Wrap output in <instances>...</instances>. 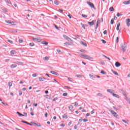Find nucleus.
<instances>
[{
  "instance_id": "nucleus-61",
  "label": "nucleus",
  "mask_w": 130,
  "mask_h": 130,
  "mask_svg": "<svg viewBox=\"0 0 130 130\" xmlns=\"http://www.w3.org/2000/svg\"><path fill=\"white\" fill-rule=\"evenodd\" d=\"M47 115H48V113H45V117H47Z\"/></svg>"
},
{
  "instance_id": "nucleus-45",
  "label": "nucleus",
  "mask_w": 130,
  "mask_h": 130,
  "mask_svg": "<svg viewBox=\"0 0 130 130\" xmlns=\"http://www.w3.org/2000/svg\"><path fill=\"white\" fill-rule=\"evenodd\" d=\"M23 116H25V117H27V113H25V112H23Z\"/></svg>"
},
{
  "instance_id": "nucleus-43",
  "label": "nucleus",
  "mask_w": 130,
  "mask_h": 130,
  "mask_svg": "<svg viewBox=\"0 0 130 130\" xmlns=\"http://www.w3.org/2000/svg\"><path fill=\"white\" fill-rule=\"evenodd\" d=\"M6 23H7L8 24H12V23H14L13 22H9L8 20H6Z\"/></svg>"
},
{
  "instance_id": "nucleus-28",
  "label": "nucleus",
  "mask_w": 130,
  "mask_h": 130,
  "mask_svg": "<svg viewBox=\"0 0 130 130\" xmlns=\"http://www.w3.org/2000/svg\"><path fill=\"white\" fill-rule=\"evenodd\" d=\"M122 93L123 95V96H124L125 97H126V93H125V91H124V90H123L122 91Z\"/></svg>"
},
{
  "instance_id": "nucleus-10",
  "label": "nucleus",
  "mask_w": 130,
  "mask_h": 130,
  "mask_svg": "<svg viewBox=\"0 0 130 130\" xmlns=\"http://www.w3.org/2000/svg\"><path fill=\"white\" fill-rule=\"evenodd\" d=\"M112 95H113V96L114 97H116V98H118V99L120 98L119 95L118 94H115V93H114V92L112 93Z\"/></svg>"
},
{
  "instance_id": "nucleus-39",
  "label": "nucleus",
  "mask_w": 130,
  "mask_h": 130,
  "mask_svg": "<svg viewBox=\"0 0 130 130\" xmlns=\"http://www.w3.org/2000/svg\"><path fill=\"white\" fill-rule=\"evenodd\" d=\"M12 85H13V83H12V82L8 83V85L9 87H12Z\"/></svg>"
},
{
  "instance_id": "nucleus-5",
  "label": "nucleus",
  "mask_w": 130,
  "mask_h": 130,
  "mask_svg": "<svg viewBox=\"0 0 130 130\" xmlns=\"http://www.w3.org/2000/svg\"><path fill=\"white\" fill-rule=\"evenodd\" d=\"M63 37L68 41H72V39L70 38L69 37L67 36L66 35H63Z\"/></svg>"
},
{
  "instance_id": "nucleus-58",
  "label": "nucleus",
  "mask_w": 130,
  "mask_h": 130,
  "mask_svg": "<svg viewBox=\"0 0 130 130\" xmlns=\"http://www.w3.org/2000/svg\"><path fill=\"white\" fill-rule=\"evenodd\" d=\"M81 25H82V27L83 28L84 30H85V25L83 23H81Z\"/></svg>"
},
{
  "instance_id": "nucleus-19",
  "label": "nucleus",
  "mask_w": 130,
  "mask_h": 130,
  "mask_svg": "<svg viewBox=\"0 0 130 130\" xmlns=\"http://www.w3.org/2000/svg\"><path fill=\"white\" fill-rule=\"evenodd\" d=\"M11 68H12V69H14L15 68H17V64H12L11 66Z\"/></svg>"
},
{
  "instance_id": "nucleus-4",
  "label": "nucleus",
  "mask_w": 130,
  "mask_h": 130,
  "mask_svg": "<svg viewBox=\"0 0 130 130\" xmlns=\"http://www.w3.org/2000/svg\"><path fill=\"white\" fill-rule=\"evenodd\" d=\"M87 5H89V7L92 9H95V6H94V4L90 2H87Z\"/></svg>"
},
{
  "instance_id": "nucleus-15",
  "label": "nucleus",
  "mask_w": 130,
  "mask_h": 130,
  "mask_svg": "<svg viewBox=\"0 0 130 130\" xmlns=\"http://www.w3.org/2000/svg\"><path fill=\"white\" fill-rule=\"evenodd\" d=\"M45 80H46V78L43 77L39 78V81H45Z\"/></svg>"
},
{
  "instance_id": "nucleus-47",
  "label": "nucleus",
  "mask_w": 130,
  "mask_h": 130,
  "mask_svg": "<svg viewBox=\"0 0 130 130\" xmlns=\"http://www.w3.org/2000/svg\"><path fill=\"white\" fill-rule=\"evenodd\" d=\"M102 42L103 43H104V44H105V43H106V41L104 40H102Z\"/></svg>"
},
{
  "instance_id": "nucleus-64",
  "label": "nucleus",
  "mask_w": 130,
  "mask_h": 130,
  "mask_svg": "<svg viewBox=\"0 0 130 130\" xmlns=\"http://www.w3.org/2000/svg\"><path fill=\"white\" fill-rule=\"evenodd\" d=\"M22 93L21 91H19V95L20 96H21V95H22Z\"/></svg>"
},
{
  "instance_id": "nucleus-17",
  "label": "nucleus",
  "mask_w": 130,
  "mask_h": 130,
  "mask_svg": "<svg viewBox=\"0 0 130 130\" xmlns=\"http://www.w3.org/2000/svg\"><path fill=\"white\" fill-rule=\"evenodd\" d=\"M31 123H33V124H35V125H37V126H41V124L40 123H36L35 122H31Z\"/></svg>"
},
{
  "instance_id": "nucleus-35",
  "label": "nucleus",
  "mask_w": 130,
  "mask_h": 130,
  "mask_svg": "<svg viewBox=\"0 0 130 130\" xmlns=\"http://www.w3.org/2000/svg\"><path fill=\"white\" fill-rule=\"evenodd\" d=\"M7 41L8 42H10V43H11V44H14V42H13V41H11L10 40H7Z\"/></svg>"
},
{
  "instance_id": "nucleus-20",
  "label": "nucleus",
  "mask_w": 130,
  "mask_h": 130,
  "mask_svg": "<svg viewBox=\"0 0 130 130\" xmlns=\"http://www.w3.org/2000/svg\"><path fill=\"white\" fill-rule=\"evenodd\" d=\"M125 100H126V101L127 102H128L129 104H130V99H128V98H127V96H125Z\"/></svg>"
},
{
  "instance_id": "nucleus-22",
  "label": "nucleus",
  "mask_w": 130,
  "mask_h": 130,
  "mask_svg": "<svg viewBox=\"0 0 130 130\" xmlns=\"http://www.w3.org/2000/svg\"><path fill=\"white\" fill-rule=\"evenodd\" d=\"M54 4H55V5H56L57 6H58V5H59V3L58 2V1H57L56 0H55L54 1Z\"/></svg>"
},
{
  "instance_id": "nucleus-54",
  "label": "nucleus",
  "mask_w": 130,
  "mask_h": 130,
  "mask_svg": "<svg viewBox=\"0 0 130 130\" xmlns=\"http://www.w3.org/2000/svg\"><path fill=\"white\" fill-rule=\"evenodd\" d=\"M91 114H94L95 113V111L94 110H92L90 112Z\"/></svg>"
},
{
  "instance_id": "nucleus-40",
  "label": "nucleus",
  "mask_w": 130,
  "mask_h": 130,
  "mask_svg": "<svg viewBox=\"0 0 130 130\" xmlns=\"http://www.w3.org/2000/svg\"><path fill=\"white\" fill-rule=\"evenodd\" d=\"M19 43H23V39H20L19 40Z\"/></svg>"
},
{
  "instance_id": "nucleus-62",
  "label": "nucleus",
  "mask_w": 130,
  "mask_h": 130,
  "mask_svg": "<svg viewBox=\"0 0 130 130\" xmlns=\"http://www.w3.org/2000/svg\"><path fill=\"white\" fill-rule=\"evenodd\" d=\"M98 96H102V93H98Z\"/></svg>"
},
{
  "instance_id": "nucleus-14",
  "label": "nucleus",
  "mask_w": 130,
  "mask_h": 130,
  "mask_svg": "<svg viewBox=\"0 0 130 130\" xmlns=\"http://www.w3.org/2000/svg\"><path fill=\"white\" fill-rule=\"evenodd\" d=\"M89 77L92 78V79H96V75H93L91 74H89Z\"/></svg>"
},
{
  "instance_id": "nucleus-18",
  "label": "nucleus",
  "mask_w": 130,
  "mask_h": 130,
  "mask_svg": "<svg viewBox=\"0 0 130 130\" xmlns=\"http://www.w3.org/2000/svg\"><path fill=\"white\" fill-rule=\"evenodd\" d=\"M42 44H44L45 45H48V43L46 41H43L41 42Z\"/></svg>"
},
{
  "instance_id": "nucleus-6",
  "label": "nucleus",
  "mask_w": 130,
  "mask_h": 130,
  "mask_svg": "<svg viewBox=\"0 0 130 130\" xmlns=\"http://www.w3.org/2000/svg\"><path fill=\"white\" fill-rule=\"evenodd\" d=\"M34 41H37V42H41V39L40 38H33Z\"/></svg>"
},
{
  "instance_id": "nucleus-12",
  "label": "nucleus",
  "mask_w": 130,
  "mask_h": 130,
  "mask_svg": "<svg viewBox=\"0 0 130 130\" xmlns=\"http://www.w3.org/2000/svg\"><path fill=\"white\" fill-rule=\"evenodd\" d=\"M124 5H130V0L123 2Z\"/></svg>"
},
{
  "instance_id": "nucleus-27",
  "label": "nucleus",
  "mask_w": 130,
  "mask_h": 130,
  "mask_svg": "<svg viewBox=\"0 0 130 130\" xmlns=\"http://www.w3.org/2000/svg\"><path fill=\"white\" fill-rule=\"evenodd\" d=\"M62 117H63V118H64L65 119H67L68 115H66V114H64V115H62Z\"/></svg>"
},
{
  "instance_id": "nucleus-42",
  "label": "nucleus",
  "mask_w": 130,
  "mask_h": 130,
  "mask_svg": "<svg viewBox=\"0 0 130 130\" xmlns=\"http://www.w3.org/2000/svg\"><path fill=\"white\" fill-rule=\"evenodd\" d=\"M120 16H122V14H120L119 13H117V17H120Z\"/></svg>"
},
{
  "instance_id": "nucleus-46",
  "label": "nucleus",
  "mask_w": 130,
  "mask_h": 130,
  "mask_svg": "<svg viewBox=\"0 0 130 130\" xmlns=\"http://www.w3.org/2000/svg\"><path fill=\"white\" fill-rule=\"evenodd\" d=\"M32 76L34 77V78H36V77H37V75L36 74H34L32 75Z\"/></svg>"
},
{
  "instance_id": "nucleus-31",
  "label": "nucleus",
  "mask_w": 130,
  "mask_h": 130,
  "mask_svg": "<svg viewBox=\"0 0 130 130\" xmlns=\"http://www.w3.org/2000/svg\"><path fill=\"white\" fill-rule=\"evenodd\" d=\"M10 53H11V54H15V53H16V51H15V50H12V51H11Z\"/></svg>"
},
{
  "instance_id": "nucleus-38",
  "label": "nucleus",
  "mask_w": 130,
  "mask_h": 130,
  "mask_svg": "<svg viewBox=\"0 0 130 130\" xmlns=\"http://www.w3.org/2000/svg\"><path fill=\"white\" fill-rule=\"evenodd\" d=\"M122 121H123V122H124V123H126L127 124H128V123L125 121V120L124 119H122Z\"/></svg>"
},
{
  "instance_id": "nucleus-50",
  "label": "nucleus",
  "mask_w": 130,
  "mask_h": 130,
  "mask_svg": "<svg viewBox=\"0 0 130 130\" xmlns=\"http://www.w3.org/2000/svg\"><path fill=\"white\" fill-rule=\"evenodd\" d=\"M64 44H65V45H71V44H69L68 42L64 43Z\"/></svg>"
},
{
  "instance_id": "nucleus-25",
  "label": "nucleus",
  "mask_w": 130,
  "mask_h": 130,
  "mask_svg": "<svg viewBox=\"0 0 130 130\" xmlns=\"http://www.w3.org/2000/svg\"><path fill=\"white\" fill-rule=\"evenodd\" d=\"M16 113L17 114H18L19 116H24V114H21V113H20L19 112H17Z\"/></svg>"
},
{
  "instance_id": "nucleus-21",
  "label": "nucleus",
  "mask_w": 130,
  "mask_h": 130,
  "mask_svg": "<svg viewBox=\"0 0 130 130\" xmlns=\"http://www.w3.org/2000/svg\"><path fill=\"white\" fill-rule=\"evenodd\" d=\"M112 91H114L112 89H107V91L108 92V93H111V94H112V93H113Z\"/></svg>"
},
{
  "instance_id": "nucleus-53",
  "label": "nucleus",
  "mask_w": 130,
  "mask_h": 130,
  "mask_svg": "<svg viewBox=\"0 0 130 130\" xmlns=\"http://www.w3.org/2000/svg\"><path fill=\"white\" fill-rule=\"evenodd\" d=\"M58 12H59L60 13H62V12H63V10H62L60 9H59Z\"/></svg>"
},
{
  "instance_id": "nucleus-29",
  "label": "nucleus",
  "mask_w": 130,
  "mask_h": 130,
  "mask_svg": "<svg viewBox=\"0 0 130 130\" xmlns=\"http://www.w3.org/2000/svg\"><path fill=\"white\" fill-rule=\"evenodd\" d=\"M49 57H47V56H46V57H44V60H49Z\"/></svg>"
},
{
  "instance_id": "nucleus-23",
  "label": "nucleus",
  "mask_w": 130,
  "mask_h": 130,
  "mask_svg": "<svg viewBox=\"0 0 130 130\" xmlns=\"http://www.w3.org/2000/svg\"><path fill=\"white\" fill-rule=\"evenodd\" d=\"M120 26V23H119L117 25V27H116V30H117V31H118V30H119V27Z\"/></svg>"
},
{
  "instance_id": "nucleus-55",
  "label": "nucleus",
  "mask_w": 130,
  "mask_h": 130,
  "mask_svg": "<svg viewBox=\"0 0 130 130\" xmlns=\"http://www.w3.org/2000/svg\"><path fill=\"white\" fill-rule=\"evenodd\" d=\"M103 33H104V35H106V34H107V30L104 31Z\"/></svg>"
},
{
  "instance_id": "nucleus-56",
  "label": "nucleus",
  "mask_w": 130,
  "mask_h": 130,
  "mask_svg": "<svg viewBox=\"0 0 130 130\" xmlns=\"http://www.w3.org/2000/svg\"><path fill=\"white\" fill-rule=\"evenodd\" d=\"M21 122H23V123H26V124H27V121H24V120H21Z\"/></svg>"
},
{
  "instance_id": "nucleus-3",
  "label": "nucleus",
  "mask_w": 130,
  "mask_h": 130,
  "mask_svg": "<svg viewBox=\"0 0 130 130\" xmlns=\"http://www.w3.org/2000/svg\"><path fill=\"white\" fill-rule=\"evenodd\" d=\"M121 48H122V50L123 52L126 50V45H125V43L121 45Z\"/></svg>"
},
{
  "instance_id": "nucleus-30",
  "label": "nucleus",
  "mask_w": 130,
  "mask_h": 130,
  "mask_svg": "<svg viewBox=\"0 0 130 130\" xmlns=\"http://www.w3.org/2000/svg\"><path fill=\"white\" fill-rule=\"evenodd\" d=\"M114 23V19L112 18L111 20V25H113Z\"/></svg>"
},
{
  "instance_id": "nucleus-44",
  "label": "nucleus",
  "mask_w": 130,
  "mask_h": 130,
  "mask_svg": "<svg viewBox=\"0 0 130 130\" xmlns=\"http://www.w3.org/2000/svg\"><path fill=\"white\" fill-rule=\"evenodd\" d=\"M62 96H68V93L67 92L63 93L62 94Z\"/></svg>"
},
{
  "instance_id": "nucleus-36",
  "label": "nucleus",
  "mask_w": 130,
  "mask_h": 130,
  "mask_svg": "<svg viewBox=\"0 0 130 130\" xmlns=\"http://www.w3.org/2000/svg\"><path fill=\"white\" fill-rule=\"evenodd\" d=\"M73 108H74V107L73 106H70L69 107V109H70V110H72V109H73Z\"/></svg>"
},
{
  "instance_id": "nucleus-11",
  "label": "nucleus",
  "mask_w": 130,
  "mask_h": 130,
  "mask_svg": "<svg viewBox=\"0 0 130 130\" xmlns=\"http://www.w3.org/2000/svg\"><path fill=\"white\" fill-rule=\"evenodd\" d=\"M99 25V18L98 19V21L96 23V27L95 28V30H97V28H98Z\"/></svg>"
},
{
  "instance_id": "nucleus-37",
  "label": "nucleus",
  "mask_w": 130,
  "mask_h": 130,
  "mask_svg": "<svg viewBox=\"0 0 130 130\" xmlns=\"http://www.w3.org/2000/svg\"><path fill=\"white\" fill-rule=\"evenodd\" d=\"M29 45L30 46H34V45H35V44L34 43H30Z\"/></svg>"
},
{
  "instance_id": "nucleus-59",
  "label": "nucleus",
  "mask_w": 130,
  "mask_h": 130,
  "mask_svg": "<svg viewBox=\"0 0 130 130\" xmlns=\"http://www.w3.org/2000/svg\"><path fill=\"white\" fill-rule=\"evenodd\" d=\"M119 38H118V37H117L116 38V41H117V43H118V40H119Z\"/></svg>"
},
{
  "instance_id": "nucleus-8",
  "label": "nucleus",
  "mask_w": 130,
  "mask_h": 130,
  "mask_svg": "<svg viewBox=\"0 0 130 130\" xmlns=\"http://www.w3.org/2000/svg\"><path fill=\"white\" fill-rule=\"evenodd\" d=\"M129 23H130V18H128V19H126V23L128 27H129V26H130Z\"/></svg>"
},
{
  "instance_id": "nucleus-24",
  "label": "nucleus",
  "mask_w": 130,
  "mask_h": 130,
  "mask_svg": "<svg viewBox=\"0 0 130 130\" xmlns=\"http://www.w3.org/2000/svg\"><path fill=\"white\" fill-rule=\"evenodd\" d=\"M111 71L112 72V73H113V74H114V75H116V76H118V73H117V72L113 71V70H112Z\"/></svg>"
},
{
  "instance_id": "nucleus-7",
  "label": "nucleus",
  "mask_w": 130,
  "mask_h": 130,
  "mask_svg": "<svg viewBox=\"0 0 130 130\" xmlns=\"http://www.w3.org/2000/svg\"><path fill=\"white\" fill-rule=\"evenodd\" d=\"M87 23L89 26H94V24L95 23V20H92L91 22H88Z\"/></svg>"
},
{
  "instance_id": "nucleus-16",
  "label": "nucleus",
  "mask_w": 130,
  "mask_h": 130,
  "mask_svg": "<svg viewBox=\"0 0 130 130\" xmlns=\"http://www.w3.org/2000/svg\"><path fill=\"white\" fill-rule=\"evenodd\" d=\"M80 44H81L82 45H84V46H85L86 47H87V44H86V43H84V42L81 41V42H80Z\"/></svg>"
},
{
  "instance_id": "nucleus-57",
  "label": "nucleus",
  "mask_w": 130,
  "mask_h": 130,
  "mask_svg": "<svg viewBox=\"0 0 130 130\" xmlns=\"http://www.w3.org/2000/svg\"><path fill=\"white\" fill-rule=\"evenodd\" d=\"M71 80H73V78H68V80H69L70 82H73V81H72Z\"/></svg>"
},
{
  "instance_id": "nucleus-41",
  "label": "nucleus",
  "mask_w": 130,
  "mask_h": 130,
  "mask_svg": "<svg viewBox=\"0 0 130 130\" xmlns=\"http://www.w3.org/2000/svg\"><path fill=\"white\" fill-rule=\"evenodd\" d=\"M103 56H104V57H105L106 58H107V59H108L109 60H111L109 57L105 56V55H103Z\"/></svg>"
},
{
  "instance_id": "nucleus-51",
  "label": "nucleus",
  "mask_w": 130,
  "mask_h": 130,
  "mask_svg": "<svg viewBox=\"0 0 130 130\" xmlns=\"http://www.w3.org/2000/svg\"><path fill=\"white\" fill-rule=\"evenodd\" d=\"M78 102H76L75 103L74 106H78Z\"/></svg>"
},
{
  "instance_id": "nucleus-34",
  "label": "nucleus",
  "mask_w": 130,
  "mask_h": 130,
  "mask_svg": "<svg viewBox=\"0 0 130 130\" xmlns=\"http://www.w3.org/2000/svg\"><path fill=\"white\" fill-rule=\"evenodd\" d=\"M16 63H17V64H23V63L22 62H20V61H16Z\"/></svg>"
},
{
  "instance_id": "nucleus-32",
  "label": "nucleus",
  "mask_w": 130,
  "mask_h": 130,
  "mask_svg": "<svg viewBox=\"0 0 130 130\" xmlns=\"http://www.w3.org/2000/svg\"><path fill=\"white\" fill-rule=\"evenodd\" d=\"M82 17H83V18H87L88 17V15H85V14H82Z\"/></svg>"
},
{
  "instance_id": "nucleus-26",
  "label": "nucleus",
  "mask_w": 130,
  "mask_h": 130,
  "mask_svg": "<svg viewBox=\"0 0 130 130\" xmlns=\"http://www.w3.org/2000/svg\"><path fill=\"white\" fill-rule=\"evenodd\" d=\"M110 12H113L114 11V8L112 7H110L109 9Z\"/></svg>"
},
{
  "instance_id": "nucleus-9",
  "label": "nucleus",
  "mask_w": 130,
  "mask_h": 130,
  "mask_svg": "<svg viewBox=\"0 0 130 130\" xmlns=\"http://www.w3.org/2000/svg\"><path fill=\"white\" fill-rule=\"evenodd\" d=\"M115 66L116 68H119V67L121 66V64H120V63H119L118 61H116L115 63Z\"/></svg>"
},
{
  "instance_id": "nucleus-52",
  "label": "nucleus",
  "mask_w": 130,
  "mask_h": 130,
  "mask_svg": "<svg viewBox=\"0 0 130 130\" xmlns=\"http://www.w3.org/2000/svg\"><path fill=\"white\" fill-rule=\"evenodd\" d=\"M76 77H77V78H81V77H82V75H76Z\"/></svg>"
},
{
  "instance_id": "nucleus-13",
  "label": "nucleus",
  "mask_w": 130,
  "mask_h": 130,
  "mask_svg": "<svg viewBox=\"0 0 130 130\" xmlns=\"http://www.w3.org/2000/svg\"><path fill=\"white\" fill-rule=\"evenodd\" d=\"M51 74H52L53 75H55L56 76H58V73L57 72H55V71H50Z\"/></svg>"
},
{
  "instance_id": "nucleus-33",
  "label": "nucleus",
  "mask_w": 130,
  "mask_h": 130,
  "mask_svg": "<svg viewBox=\"0 0 130 130\" xmlns=\"http://www.w3.org/2000/svg\"><path fill=\"white\" fill-rule=\"evenodd\" d=\"M101 74H103V75H106V72L105 71L102 70L101 72Z\"/></svg>"
},
{
  "instance_id": "nucleus-48",
  "label": "nucleus",
  "mask_w": 130,
  "mask_h": 130,
  "mask_svg": "<svg viewBox=\"0 0 130 130\" xmlns=\"http://www.w3.org/2000/svg\"><path fill=\"white\" fill-rule=\"evenodd\" d=\"M57 99H58L56 97L54 99H53L52 101L53 102L56 101V100H57Z\"/></svg>"
},
{
  "instance_id": "nucleus-2",
  "label": "nucleus",
  "mask_w": 130,
  "mask_h": 130,
  "mask_svg": "<svg viewBox=\"0 0 130 130\" xmlns=\"http://www.w3.org/2000/svg\"><path fill=\"white\" fill-rule=\"evenodd\" d=\"M109 111L110 112H111V114H112V115H114V116L115 117H116V118H118V115H117V113H116V112H114V111H113L112 110H109Z\"/></svg>"
},
{
  "instance_id": "nucleus-49",
  "label": "nucleus",
  "mask_w": 130,
  "mask_h": 130,
  "mask_svg": "<svg viewBox=\"0 0 130 130\" xmlns=\"http://www.w3.org/2000/svg\"><path fill=\"white\" fill-rule=\"evenodd\" d=\"M83 120L84 122H87V121H88V119L86 118L83 119Z\"/></svg>"
},
{
  "instance_id": "nucleus-60",
  "label": "nucleus",
  "mask_w": 130,
  "mask_h": 130,
  "mask_svg": "<svg viewBox=\"0 0 130 130\" xmlns=\"http://www.w3.org/2000/svg\"><path fill=\"white\" fill-rule=\"evenodd\" d=\"M75 37H76V38H80V36H79V35H76L75 36Z\"/></svg>"
},
{
  "instance_id": "nucleus-63",
  "label": "nucleus",
  "mask_w": 130,
  "mask_h": 130,
  "mask_svg": "<svg viewBox=\"0 0 130 130\" xmlns=\"http://www.w3.org/2000/svg\"><path fill=\"white\" fill-rule=\"evenodd\" d=\"M57 52H61V51L58 49H57Z\"/></svg>"
},
{
  "instance_id": "nucleus-1",
  "label": "nucleus",
  "mask_w": 130,
  "mask_h": 130,
  "mask_svg": "<svg viewBox=\"0 0 130 130\" xmlns=\"http://www.w3.org/2000/svg\"><path fill=\"white\" fill-rule=\"evenodd\" d=\"M80 57H85L86 59H88V60H93V57L86 54H81Z\"/></svg>"
}]
</instances>
